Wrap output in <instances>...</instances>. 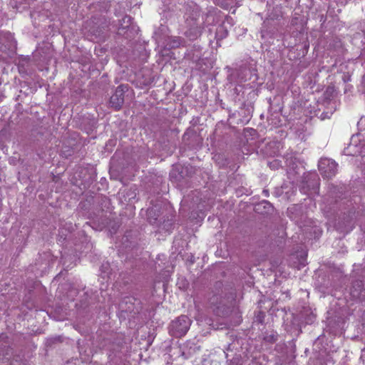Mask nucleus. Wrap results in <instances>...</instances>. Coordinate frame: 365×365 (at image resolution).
I'll use <instances>...</instances> for the list:
<instances>
[{
    "instance_id": "dca6fc26",
    "label": "nucleus",
    "mask_w": 365,
    "mask_h": 365,
    "mask_svg": "<svg viewBox=\"0 0 365 365\" xmlns=\"http://www.w3.org/2000/svg\"><path fill=\"white\" fill-rule=\"evenodd\" d=\"M182 38L180 37H173L169 38L167 43V46L170 48H178L182 43Z\"/></svg>"
},
{
    "instance_id": "ddd939ff",
    "label": "nucleus",
    "mask_w": 365,
    "mask_h": 365,
    "mask_svg": "<svg viewBox=\"0 0 365 365\" xmlns=\"http://www.w3.org/2000/svg\"><path fill=\"white\" fill-rule=\"evenodd\" d=\"M278 335L275 331L266 332L264 334L263 340L269 344H274L277 341Z\"/></svg>"
},
{
    "instance_id": "20e7f679",
    "label": "nucleus",
    "mask_w": 365,
    "mask_h": 365,
    "mask_svg": "<svg viewBox=\"0 0 365 365\" xmlns=\"http://www.w3.org/2000/svg\"><path fill=\"white\" fill-rule=\"evenodd\" d=\"M132 21L133 19L130 16H125L120 21L118 29V34L128 39L135 38L139 29L133 25Z\"/></svg>"
},
{
    "instance_id": "1a4fd4ad",
    "label": "nucleus",
    "mask_w": 365,
    "mask_h": 365,
    "mask_svg": "<svg viewBox=\"0 0 365 365\" xmlns=\"http://www.w3.org/2000/svg\"><path fill=\"white\" fill-rule=\"evenodd\" d=\"M351 297L359 301H365V288L362 281L356 280L353 282L350 289Z\"/></svg>"
},
{
    "instance_id": "0eeeda50",
    "label": "nucleus",
    "mask_w": 365,
    "mask_h": 365,
    "mask_svg": "<svg viewBox=\"0 0 365 365\" xmlns=\"http://www.w3.org/2000/svg\"><path fill=\"white\" fill-rule=\"evenodd\" d=\"M128 91V86L125 85L118 86L115 93L112 95L110 98V104L112 108L115 110H120L124 103V94Z\"/></svg>"
},
{
    "instance_id": "b1692460",
    "label": "nucleus",
    "mask_w": 365,
    "mask_h": 365,
    "mask_svg": "<svg viewBox=\"0 0 365 365\" xmlns=\"http://www.w3.org/2000/svg\"><path fill=\"white\" fill-rule=\"evenodd\" d=\"M106 266V267H108V264H106V265H105V264H103V265H102V267H105Z\"/></svg>"
},
{
    "instance_id": "6e6552de",
    "label": "nucleus",
    "mask_w": 365,
    "mask_h": 365,
    "mask_svg": "<svg viewBox=\"0 0 365 365\" xmlns=\"http://www.w3.org/2000/svg\"><path fill=\"white\" fill-rule=\"evenodd\" d=\"M220 295L215 294L210 298V304L213 307V312L217 316L224 317L228 312V306Z\"/></svg>"
},
{
    "instance_id": "5701e85b",
    "label": "nucleus",
    "mask_w": 365,
    "mask_h": 365,
    "mask_svg": "<svg viewBox=\"0 0 365 365\" xmlns=\"http://www.w3.org/2000/svg\"><path fill=\"white\" fill-rule=\"evenodd\" d=\"M263 193L264 194L265 196H269V191L267 190H264Z\"/></svg>"
},
{
    "instance_id": "4468645a",
    "label": "nucleus",
    "mask_w": 365,
    "mask_h": 365,
    "mask_svg": "<svg viewBox=\"0 0 365 365\" xmlns=\"http://www.w3.org/2000/svg\"><path fill=\"white\" fill-rule=\"evenodd\" d=\"M344 153L346 155L354 156L359 154L360 151L356 145L350 143L349 146L344 150Z\"/></svg>"
},
{
    "instance_id": "39448f33",
    "label": "nucleus",
    "mask_w": 365,
    "mask_h": 365,
    "mask_svg": "<svg viewBox=\"0 0 365 365\" xmlns=\"http://www.w3.org/2000/svg\"><path fill=\"white\" fill-rule=\"evenodd\" d=\"M338 164L332 159L322 158L318 163L319 170L324 178H331L337 173Z\"/></svg>"
},
{
    "instance_id": "a211bd4d",
    "label": "nucleus",
    "mask_w": 365,
    "mask_h": 365,
    "mask_svg": "<svg viewBox=\"0 0 365 365\" xmlns=\"http://www.w3.org/2000/svg\"><path fill=\"white\" fill-rule=\"evenodd\" d=\"M62 341L63 337L61 336H56L47 339L46 344L47 346H52L54 344L61 343Z\"/></svg>"
},
{
    "instance_id": "423d86ee",
    "label": "nucleus",
    "mask_w": 365,
    "mask_h": 365,
    "mask_svg": "<svg viewBox=\"0 0 365 365\" xmlns=\"http://www.w3.org/2000/svg\"><path fill=\"white\" fill-rule=\"evenodd\" d=\"M13 352L10 347L9 337L6 334H0V361L9 362L11 360Z\"/></svg>"
},
{
    "instance_id": "f03ea898",
    "label": "nucleus",
    "mask_w": 365,
    "mask_h": 365,
    "mask_svg": "<svg viewBox=\"0 0 365 365\" xmlns=\"http://www.w3.org/2000/svg\"><path fill=\"white\" fill-rule=\"evenodd\" d=\"M191 320L186 315H181L172 321L168 329L170 335L179 338L184 336L190 329Z\"/></svg>"
},
{
    "instance_id": "f257e3e1",
    "label": "nucleus",
    "mask_w": 365,
    "mask_h": 365,
    "mask_svg": "<svg viewBox=\"0 0 365 365\" xmlns=\"http://www.w3.org/2000/svg\"><path fill=\"white\" fill-rule=\"evenodd\" d=\"M207 14H201L197 11H194L190 16L186 19L187 30L185 35L191 41L196 40L199 38L205 28V21Z\"/></svg>"
},
{
    "instance_id": "7ed1b4c3",
    "label": "nucleus",
    "mask_w": 365,
    "mask_h": 365,
    "mask_svg": "<svg viewBox=\"0 0 365 365\" xmlns=\"http://www.w3.org/2000/svg\"><path fill=\"white\" fill-rule=\"evenodd\" d=\"M319 186V178L318 175L316 173H309L303 176L300 190L307 195L313 194L317 192Z\"/></svg>"
},
{
    "instance_id": "9b49d317",
    "label": "nucleus",
    "mask_w": 365,
    "mask_h": 365,
    "mask_svg": "<svg viewBox=\"0 0 365 365\" xmlns=\"http://www.w3.org/2000/svg\"><path fill=\"white\" fill-rule=\"evenodd\" d=\"M159 217L160 209L158 206L155 205L147 210V219L151 225H158V223L160 222V220H158Z\"/></svg>"
},
{
    "instance_id": "393cba45",
    "label": "nucleus",
    "mask_w": 365,
    "mask_h": 365,
    "mask_svg": "<svg viewBox=\"0 0 365 365\" xmlns=\"http://www.w3.org/2000/svg\"><path fill=\"white\" fill-rule=\"evenodd\" d=\"M11 364H12V365H15V364H14V363H13V361H11Z\"/></svg>"
},
{
    "instance_id": "9d476101",
    "label": "nucleus",
    "mask_w": 365,
    "mask_h": 365,
    "mask_svg": "<svg viewBox=\"0 0 365 365\" xmlns=\"http://www.w3.org/2000/svg\"><path fill=\"white\" fill-rule=\"evenodd\" d=\"M179 349L180 356H182L185 359H187L199 350V346H197L192 341H187L184 344H181Z\"/></svg>"
},
{
    "instance_id": "aec40b11",
    "label": "nucleus",
    "mask_w": 365,
    "mask_h": 365,
    "mask_svg": "<svg viewBox=\"0 0 365 365\" xmlns=\"http://www.w3.org/2000/svg\"><path fill=\"white\" fill-rule=\"evenodd\" d=\"M264 317H265L264 312L260 311L256 314L255 322H257L258 324H263Z\"/></svg>"
},
{
    "instance_id": "f3484780",
    "label": "nucleus",
    "mask_w": 365,
    "mask_h": 365,
    "mask_svg": "<svg viewBox=\"0 0 365 365\" xmlns=\"http://www.w3.org/2000/svg\"><path fill=\"white\" fill-rule=\"evenodd\" d=\"M135 299L133 297H128V298H125L120 304V307H127V305H128V307H134V301Z\"/></svg>"
},
{
    "instance_id": "f8f14e48",
    "label": "nucleus",
    "mask_w": 365,
    "mask_h": 365,
    "mask_svg": "<svg viewBox=\"0 0 365 365\" xmlns=\"http://www.w3.org/2000/svg\"><path fill=\"white\" fill-rule=\"evenodd\" d=\"M228 35V31L223 25L219 26L215 31V39L217 43L222 39L225 38Z\"/></svg>"
},
{
    "instance_id": "4be33fe9",
    "label": "nucleus",
    "mask_w": 365,
    "mask_h": 365,
    "mask_svg": "<svg viewBox=\"0 0 365 365\" xmlns=\"http://www.w3.org/2000/svg\"><path fill=\"white\" fill-rule=\"evenodd\" d=\"M306 259H303V262H300V264H299V269H300V267H304L306 265Z\"/></svg>"
},
{
    "instance_id": "2eb2a0df",
    "label": "nucleus",
    "mask_w": 365,
    "mask_h": 365,
    "mask_svg": "<svg viewBox=\"0 0 365 365\" xmlns=\"http://www.w3.org/2000/svg\"><path fill=\"white\" fill-rule=\"evenodd\" d=\"M263 206V207L265 209V212L266 213H269L271 211L273 210V206L272 205L267 201V200H263L261 203L258 204L257 205V207H255V210L257 212H261V207Z\"/></svg>"
},
{
    "instance_id": "412c9836",
    "label": "nucleus",
    "mask_w": 365,
    "mask_h": 365,
    "mask_svg": "<svg viewBox=\"0 0 365 365\" xmlns=\"http://www.w3.org/2000/svg\"><path fill=\"white\" fill-rule=\"evenodd\" d=\"M268 165L269 166V168L274 170L278 169L279 167L282 166L280 161H279L278 160H274L271 162H268Z\"/></svg>"
},
{
    "instance_id": "6ab92c4d",
    "label": "nucleus",
    "mask_w": 365,
    "mask_h": 365,
    "mask_svg": "<svg viewBox=\"0 0 365 365\" xmlns=\"http://www.w3.org/2000/svg\"><path fill=\"white\" fill-rule=\"evenodd\" d=\"M227 365H242L241 357L235 356L231 360H227Z\"/></svg>"
}]
</instances>
